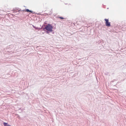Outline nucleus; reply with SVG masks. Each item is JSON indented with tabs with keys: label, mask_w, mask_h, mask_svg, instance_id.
Returning <instances> with one entry per match:
<instances>
[{
	"label": "nucleus",
	"mask_w": 126,
	"mask_h": 126,
	"mask_svg": "<svg viewBox=\"0 0 126 126\" xmlns=\"http://www.w3.org/2000/svg\"><path fill=\"white\" fill-rule=\"evenodd\" d=\"M53 27L51 25L49 24H48L45 26L44 29H45L47 31V33H48L49 32H52Z\"/></svg>",
	"instance_id": "nucleus-1"
},
{
	"label": "nucleus",
	"mask_w": 126,
	"mask_h": 126,
	"mask_svg": "<svg viewBox=\"0 0 126 126\" xmlns=\"http://www.w3.org/2000/svg\"><path fill=\"white\" fill-rule=\"evenodd\" d=\"M105 23L106 25L108 27H110V23L109 22V19H105Z\"/></svg>",
	"instance_id": "nucleus-2"
},
{
	"label": "nucleus",
	"mask_w": 126,
	"mask_h": 126,
	"mask_svg": "<svg viewBox=\"0 0 126 126\" xmlns=\"http://www.w3.org/2000/svg\"><path fill=\"white\" fill-rule=\"evenodd\" d=\"M24 11H25L27 12H31V13H32V11L31 10H30L28 9H26V11H25V10H24Z\"/></svg>",
	"instance_id": "nucleus-3"
},
{
	"label": "nucleus",
	"mask_w": 126,
	"mask_h": 126,
	"mask_svg": "<svg viewBox=\"0 0 126 126\" xmlns=\"http://www.w3.org/2000/svg\"><path fill=\"white\" fill-rule=\"evenodd\" d=\"M3 124L4 126H11L10 125H8L7 123L5 122L3 123Z\"/></svg>",
	"instance_id": "nucleus-4"
},
{
	"label": "nucleus",
	"mask_w": 126,
	"mask_h": 126,
	"mask_svg": "<svg viewBox=\"0 0 126 126\" xmlns=\"http://www.w3.org/2000/svg\"><path fill=\"white\" fill-rule=\"evenodd\" d=\"M59 18H60L61 19H64V18L62 17H59Z\"/></svg>",
	"instance_id": "nucleus-5"
},
{
	"label": "nucleus",
	"mask_w": 126,
	"mask_h": 126,
	"mask_svg": "<svg viewBox=\"0 0 126 126\" xmlns=\"http://www.w3.org/2000/svg\"><path fill=\"white\" fill-rule=\"evenodd\" d=\"M33 27H34L33 26Z\"/></svg>",
	"instance_id": "nucleus-6"
}]
</instances>
